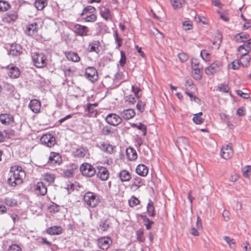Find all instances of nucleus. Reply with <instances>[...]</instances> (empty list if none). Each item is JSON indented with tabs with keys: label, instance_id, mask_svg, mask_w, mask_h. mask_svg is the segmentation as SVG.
Segmentation results:
<instances>
[{
	"label": "nucleus",
	"instance_id": "1",
	"mask_svg": "<svg viewBox=\"0 0 251 251\" xmlns=\"http://www.w3.org/2000/svg\"><path fill=\"white\" fill-rule=\"evenodd\" d=\"M11 174L7 181L9 185L15 186L23 183L25 176V173L21 166L15 165L10 168Z\"/></svg>",
	"mask_w": 251,
	"mask_h": 251
},
{
	"label": "nucleus",
	"instance_id": "2",
	"mask_svg": "<svg viewBox=\"0 0 251 251\" xmlns=\"http://www.w3.org/2000/svg\"><path fill=\"white\" fill-rule=\"evenodd\" d=\"M31 57L33 64L36 67L42 68L46 66L47 59L44 53L34 52L32 53Z\"/></svg>",
	"mask_w": 251,
	"mask_h": 251
},
{
	"label": "nucleus",
	"instance_id": "3",
	"mask_svg": "<svg viewBox=\"0 0 251 251\" xmlns=\"http://www.w3.org/2000/svg\"><path fill=\"white\" fill-rule=\"evenodd\" d=\"M223 63L220 60H216L208 66L204 70L205 73L208 75H214L222 71Z\"/></svg>",
	"mask_w": 251,
	"mask_h": 251
},
{
	"label": "nucleus",
	"instance_id": "4",
	"mask_svg": "<svg viewBox=\"0 0 251 251\" xmlns=\"http://www.w3.org/2000/svg\"><path fill=\"white\" fill-rule=\"evenodd\" d=\"M84 202L91 207H95L100 202L99 197L94 193L88 192L86 193L83 197Z\"/></svg>",
	"mask_w": 251,
	"mask_h": 251
},
{
	"label": "nucleus",
	"instance_id": "5",
	"mask_svg": "<svg viewBox=\"0 0 251 251\" xmlns=\"http://www.w3.org/2000/svg\"><path fill=\"white\" fill-rule=\"evenodd\" d=\"M80 172L81 174L86 177L94 176L96 174V170L94 167L88 163H83L80 166Z\"/></svg>",
	"mask_w": 251,
	"mask_h": 251
},
{
	"label": "nucleus",
	"instance_id": "6",
	"mask_svg": "<svg viewBox=\"0 0 251 251\" xmlns=\"http://www.w3.org/2000/svg\"><path fill=\"white\" fill-rule=\"evenodd\" d=\"M73 31L75 34L81 37L88 36L90 32L88 26L79 24H75L74 25Z\"/></svg>",
	"mask_w": 251,
	"mask_h": 251
},
{
	"label": "nucleus",
	"instance_id": "7",
	"mask_svg": "<svg viewBox=\"0 0 251 251\" xmlns=\"http://www.w3.org/2000/svg\"><path fill=\"white\" fill-rule=\"evenodd\" d=\"M99 148L107 154H112L116 152L115 146L110 144L108 142H101L98 146Z\"/></svg>",
	"mask_w": 251,
	"mask_h": 251
},
{
	"label": "nucleus",
	"instance_id": "8",
	"mask_svg": "<svg viewBox=\"0 0 251 251\" xmlns=\"http://www.w3.org/2000/svg\"><path fill=\"white\" fill-rule=\"evenodd\" d=\"M4 68L6 70L7 74L11 79L18 78L20 75V69L13 64L8 65Z\"/></svg>",
	"mask_w": 251,
	"mask_h": 251
},
{
	"label": "nucleus",
	"instance_id": "9",
	"mask_svg": "<svg viewBox=\"0 0 251 251\" xmlns=\"http://www.w3.org/2000/svg\"><path fill=\"white\" fill-rule=\"evenodd\" d=\"M84 76L92 82L96 81L98 79L97 71L93 67H88L85 69Z\"/></svg>",
	"mask_w": 251,
	"mask_h": 251
},
{
	"label": "nucleus",
	"instance_id": "10",
	"mask_svg": "<svg viewBox=\"0 0 251 251\" xmlns=\"http://www.w3.org/2000/svg\"><path fill=\"white\" fill-rule=\"evenodd\" d=\"M221 156L226 160L231 158L234 154V151L231 146L225 145L223 146L221 150Z\"/></svg>",
	"mask_w": 251,
	"mask_h": 251
},
{
	"label": "nucleus",
	"instance_id": "11",
	"mask_svg": "<svg viewBox=\"0 0 251 251\" xmlns=\"http://www.w3.org/2000/svg\"><path fill=\"white\" fill-rule=\"evenodd\" d=\"M105 119L108 124L113 126L119 125L122 121L121 116L114 113L108 114Z\"/></svg>",
	"mask_w": 251,
	"mask_h": 251
},
{
	"label": "nucleus",
	"instance_id": "12",
	"mask_svg": "<svg viewBox=\"0 0 251 251\" xmlns=\"http://www.w3.org/2000/svg\"><path fill=\"white\" fill-rule=\"evenodd\" d=\"M41 142L46 146L51 148L55 144V138L50 134H45L42 136Z\"/></svg>",
	"mask_w": 251,
	"mask_h": 251
},
{
	"label": "nucleus",
	"instance_id": "13",
	"mask_svg": "<svg viewBox=\"0 0 251 251\" xmlns=\"http://www.w3.org/2000/svg\"><path fill=\"white\" fill-rule=\"evenodd\" d=\"M34 190L37 194L40 196H45L47 193V187L42 181L38 182L34 185Z\"/></svg>",
	"mask_w": 251,
	"mask_h": 251
},
{
	"label": "nucleus",
	"instance_id": "14",
	"mask_svg": "<svg viewBox=\"0 0 251 251\" xmlns=\"http://www.w3.org/2000/svg\"><path fill=\"white\" fill-rule=\"evenodd\" d=\"M100 14L105 21H112L113 16L110 10L104 6L99 7Z\"/></svg>",
	"mask_w": 251,
	"mask_h": 251
},
{
	"label": "nucleus",
	"instance_id": "15",
	"mask_svg": "<svg viewBox=\"0 0 251 251\" xmlns=\"http://www.w3.org/2000/svg\"><path fill=\"white\" fill-rule=\"evenodd\" d=\"M0 122L4 125H10L14 122V117L10 114H0Z\"/></svg>",
	"mask_w": 251,
	"mask_h": 251
},
{
	"label": "nucleus",
	"instance_id": "16",
	"mask_svg": "<svg viewBox=\"0 0 251 251\" xmlns=\"http://www.w3.org/2000/svg\"><path fill=\"white\" fill-rule=\"evenodd\" d=\"M40 27L36 22L28 25L26 27L25 33L27 35H32L38 31Z\"/></svg>",
	"mask_w": 251,
	"mask_h": 251
},
{
	"label": "nucleus",
	"instance_id": "17",
	"mask_svg": "<svg viewBox=\"0 0 251 251\" xmlns=\"http://www.w3.org/2000/svg\"><path fill=\"white\" fill-rule=\"evenodd\" d=\"M97 176L102 181L107 180L109 176V173L108 170L104 167L100 166L98 168Z\"/></svg>",
	"mask_w": 251,
	"mask_h": 251
},
{
	"label": "nucleus",
	"instance_id": "18",
	"mask_svg": "<svg viewBox=\"0 0 251 251\" xmlns=\"http://www.w3.org/2000/svg\"><path fill=\"white\" fill-rule=\"evenodd\" d=\"M18 17L17 12L16 11H11L6 13L3 17V21L7 23L15 21Z\"/></svg>",
	"mask_w": 251,
	"mask_h": 251
},
{
	"label": "nucleus",
	"instance_id": "19",
	"mask_svg": "<svg viewBox=\"0 0 251 251\" xmlns=\"http://www.w3.org/2000/svg\"><path fill=\"white\" fill-rule=\"evenodd\" d=\"M41 106L40 101L36 99L31 100L28 105L31 110L35 113H38L40 112Z\"/></svg>",
	"mask_w": 251,
	"mask_h": 251
},
{
	"label": "nucleus",
	"instance_id": "20",
	"mask_svg": "<svg viewBox=\"0 0 251 251\" xmlns=\"http://www.w3.org/2000/svg\"><path fill=\"white\" fill-rule=\"evenodd\" d=\"M62 161L60 155L56 152H51L49 156V163L51 165L59 164Z\"/></svg>",
	"mask_w": 251,
	"mask_h": 251
},
{
	"label": "nucleus",
	"instance_id": "21",
	"mask_svg": "<svg viewBox=\"0 0 251 251\" xmlns=\"http://www.w3.org/2000/svg\"><path fill=\"white\" fill-rule=\"evenodd\" d=\"M121 117L124 119L128 120L133 118L135 115V112L132 109H127L123 110L120 113Z\"/></svg>",
	"mask_w": 251,
	"mask_h": 251
},
{
	"label": "nucleus",
	"instance_id": "22",
	"mask_svg": "<svg viewBox=\"0 0 251 251\" xmlns=\"http://www.w3.org/2000/svg\"><path fill=\"white\" fill-rule=\"evenodd\" d=\"M99 104L97 102L91 104L89 103L87 105V110L88 112V116L90 117H96L98 115V111L94 109L98 106Z\"/></svg>",
	"mask_w": 251,
	"mask_h": 251
},
{
	"label": "nucleus",
	"instance_id": "23",
	"mask_svg": "<svg viewBox=\"0 0 251 251\" xmlns=\"http://www.w3.org/2000/svg\"><path fill=\"white\" fill-rule=\"evenodd\" d=\"M65 55L68 60L74 62H78L80 60V58L78 54L73 51H66Z\"/></svg>",
	"mask_w": 251,
	"mask_h": 251
},
{
	"label": "nucleus",
	"instance_id": "24",
	"mask_svg": "<svg viewBox=\"0 0 251 251\" xmlns=\"http://www.w3.org/2000/svg\"><path fill=\"white\" fill-rule=\"evenodd\" d=\"M100 46L99 41H93L90 43L88 45V51L89 52H95L99 53L100 51Z\"/></svg>",
	"mask_w": 251,
	"mask_h": 251
},
{
	"label": "nucleus",
	"instance_id": "25",
	"mask_svg": "<svg viewBox=\"0 0 251 251\" xmlns=\"http://www.w3.org/2000/svg\"><path fill=\"white\" fill-rule=\"evenodd\" d=\"M148 167L143 164H139L136 167V172L141 176H146L148 175Z\"/></svg>",
	"mask_w": 251,
	"mask_h": 251
},
{
	"label": "nucleus",
	"instance_id": "26",
	"mask_svg": "<svg viewBox=\"0 0 251 251\" xmlns=\"http://www.w3.org/2000/svg\"><path fill=\"white\" fill-rule=\"evenodd\" d=\"M63 232V229L60 226H52L47 229V232L51 235H59Z\"/></svg>",
	"mask_w": 251,
	"mask_h": 251
},
{
	"label": "nucleus",
	"instance_id": "27",
	"mask_svg": "<svg viewBox=\"0 0 251 251\" xmlns=\"http://www.w3.org/2000/svg\"><path fill=\"white\" fill-rule=\"evenodd\" d=\"M89 155V151L86 148H79L77 149L75 152V156L78 158H84Z\"/></svg>",
	"mask_w": 251,
	"mask_h": 251
},
{
	"label": "nucleus",
	"instance_id": "28",
	"mask_svg": "<svg viewBox=\"0 0 251 251\" xmlns=\"http://www.w3.org/2000/svg\"><path fill=\"white\" fill-rule=\"evenodd\" d=\"M126 155L130 161H135L137 158L136 150L131 147H128L126 150Z\"/></svg>",
	"mask_w": 251,
	"mask_h": 251
},
{
	"label": "nucleus",
	"instance_id": "29",
	"mask_svg": "<svg viewBox=\"0 0 251 251\" xmlns=\"http://www.w3.org/2000/svg\"><path fill=\"white\" fill-rule=\"evenodd\" d=\"M22 52V48L19 45H12L9 51V54L12 56H18Z\"/></svg>",
	"mask_w": 251,
	"mask_h": 251
},
{
	"label": "nucleus",
	"instance_id": "30",
	"mask_svg": "<svg viewBox=\"0 0 251 251\" xmlns=\"http://www.w3.org/2000/svg\"><path fill=\"white\" fill-rule=\"evenodd\" d=\"M142 185L143 182L142 179L139 177H136L132 180L130 188L133 191H136Z\"/></svg>",
	"mask_w": 251,
	"mask_h": 251
},
{
	"label": "nucleus",
	"instance_id": "31",
	"mask_svg": "<svg viewBox=\"0 0 251 251\" xmlns=\"http://www.w3.org/2000/svg\"><path fill=\"white\" fill-rule=\"evenodd\" d=\"M110 227V223L109 220L106 219L100 222L98 228V230L100 232H105Z\"/></svg>",
	"mask_w": 251,
	"mask_h": 251
},
{
	"label": "nucleus",
	"instance_id": "32",
	"mask_svg": "<svg viewBox=\"0 0 251 251\" xmlns=\"http://www.w3.org/2000/svg\"><path fill=\"white\" fill-rule=\"evenodd\" d=\"M244 43L242 45L240 46L237 49V51L241 56L248 55L251 49Z\"/></svg>",
	"mask_w": 251,
	"mask_h": 251
},
{
	"label": "nucleus",
	"instance_id": "33",
	"mask_svg": "<svg viewBox=\"0 0 251 251\" xmlns=\"http://www.w3.org/2000/svg\"><path fill=\"white\" fill-rule=\"evenodd\" d=\"M119 177L122 182L128 181L131 178V175L128 171L124 170L120 172Z\"/></svg>",
	"mask_w": 251,
	"mask_h": 251
},
{
	"label": "nucleus",
	"instance_id": "34",
	"mask_svg": "<svg viewBox=\"0 0 251 251\" xmlns=\"http://www.w3.org/2000/svg\"><path fill=\"white\" fill-rule=\"evenodd\" d=\"M43 179L48 183L49 185L51 184L54 181L55 176L54 174L50 173H46L42 175Z\"/></svg>",
	"mask_w": 251,
	"mask_h": 251
},
{
	"label": "nucleus",
	"instance_id": "35",
	"mask_svg": "<svg viewBox=\"0 0 251 251\" xmlns=\"http://www.w3.org/2000/svg\"><path fill=\"white\" fill-rule=\"evenodd\" d=\"M250 37V36L245 33H240L238 34H237L235 37V40L237 42H243L244 43L246 42L249 38Z\"/></svg>",
	"mask_w": 251,
	"mask_h": 251
},
{
	"label": "nucleus",
	"instance_id": "36",
	"mask_svg": "<svg viewBox=\"0 0 251 251\" xmlns=\"http://www.w3.org/2000/svg\"><path fill=\"white\" fill-rule=\"evenodd\" d=\"M95 11L96 8L95 7L91 5H87L83 9L81 13H80V16H83L84 15L94 13Z\"/></svg>",
	"mask_w": 251,
	"mask_h": 251
},
{
	"label": "nucleus",
	"instance_id": "37",
	"mask_svg": "<svg viewBox=\"0 0 251 251\" xmlns=\"http://www.w3.org/2000/svg\"><path fill=\"white\" fill-rule=\"evenodd\" d=\"M48 4L47 0H35L34 5L38 10H43Z\"/></svg>",
	"mask_w": 251,
	"mask_h": 251
},
{
	"label": "nucleus",
	"instance_id": "38",
	"mask_svg": "<svg viewBox=\"0 0 251 251\" xmlns=\"http://www.w3.org/2000/svg\"><path fill=\"white\" fill-rule=\"evenodd\" d=\"M203 113L202 112H200L197 114L194 115L193 121L197 125H201L204 122V118L202 117Z\"/></svg>",
	"mask_w": 251,
	"mask_h": 251
},
{
	"label": "nucleus",
	"instance_id": "39",
	"mask_svg": "<svg viewBox=\"0 0 251 251\" xmlns=\"http://www.w3.org/2000/svg\"><path fill=\"white\" fill-rule=\"evenodd\" d=\"M97 20V16L94 13L87 15L82 18V21L86 23H94Z\"/></svg>",
	"mask_w": 251,
	"mask_h": 251
},
{
	"label": "nucleus",
	"instance_id": "40",
	"mask_svg": "<svg viewBox=\"0 0 251 251\" xmlns=\"http://www.w3.org/2000/svg\"><path fill=\"white\" fill-rule=\"evenodd\" d=\"M251 58L249 55L241 56L240 59V62L243 67H247L250 64Z\"/></svg>",
	"mask_w": 251,
	"mask_h": 251
},
{
	"label": "nucleus",
	"instance_id": "41",
	"mask_svg": "<svg viewBox=\"0 0 251 251\" xmlns=\"http://www.w3.org/2000/svg\"><path fill=\"white\" fill-rule=\"evenodd\" d=\"M147 213L149 216L154 217L155 215V210L153 206V203L151 201H150L148 203L147 207Z\"/></svg>",
	"mask_w": 251,
	"mask_h": 251
},
{
	"label": "nucleus",
	"instance_id": "42",
	"mask_svg": "<svg viewBox=\"0 0 251 251\" xmlns=\"http://www.w3.org/2000/svg\"><path fill=\"white\" fill-rule=\"evenodd\" d=\"M243 176L247 178H250L251 173V165H246L242 168Z\"/></svg>",
	"mask_w": 251,
	"mask_h": 251
},
{
	"label": "nucleus",
	"instance_id": "43",
	"mask_svg": "<svg viewBox=\"0 0 251 251\" xmlns=\"http://www.w3.org/2000/svg\"><path fill=\"white\" fill-rule=\"evenodd\" d=\"M132 127H136L139 130H140L142 133L143 135L145 136L147 134V128L146 125L140 123L138 125L136 124H133Z\"/></svg>",
	"mask_w": 251,
	"mask_h": 251
},
{
	"label": "nucleus",
	"instance_id": "44",
	"mask_svg": "<svg viewBox=\"0 0 251 251\" xmlns=\"http://www.w3.org/2000/svg\"><path fill=\"white\" fill-rule=\"evenodd\" d=\"M192 74L194 79L196 80L201 79L202 77L201 69L200 68L193 69Z\"/></svg>",
	"mask_w": 251,
	"mask_h": 251
},
{
	"label": "nucleus",
	"instance_id": "45",
	"mask_svg": "<svg viewBox=\"0 0 251 251\" xmlns=\"http://www.w3.org/2000/svg\"><path fill=\"white\" fill-rule=\"evenodd\" d=\"M184 0H171V3L174 9H178L184 4Z\"/></svg>",
	"mask_w": 251,
	"mask_h": 251
},
{
	"label": "nucleus",
	"instance_id": "46",
	"mask_svg": "<svg viewBox=\"0 0 251 251\" xmlns=\"http://www.w3.org/2000/svg\"><path fill=\"white\" fill-rule=\"evenodd\" d=\"M11 7L10 4L6 1L0 0V11L5 12Z\"/></svg>",
	"mask_w": 251,
	"mask_h": 251
},
{
	"label": "nucleus",
	"instance_id": "47",
	"mask_svg": "<svg viewBox=\"0 0 251 251\" xmlns=\"http://www.w3.org/2000/svg\"><path fill=\"white\" fill-rule=\"evenodd\" d=\"M201 55L202 59L206 62H209L211 59V54L206 50H202L201 52Z\"/></svg>",
	"mask_w": 251,
	"mask_h": 251
},
{
	"label": "nucleus",
	"instance_id": "48",
	"mask_svg": "<svg viewBox=\"0 0 251 251\" xmlns=\"http://www.w3.org/2000/svg\"><path fill=\"white\" fill-rule=\"evenodd\" d=\"M222 41V35L221 34L218 33L216 34L214 40L213 41V45L219 48Z\"/></svg>",
	"mask_w": 251,
	"mask_h": 251
},
{
	"label": "nucleus",
	"instance_id": "49",
	"mask_svg": "<svg viewBox=\"0 0 251 251\" xmlns=\"http://www.w3.org/2000/svg\"><path fill=\"white\" fill-rule=\"evenodd\" d=\"M224 239L228 244L231 249H234L235 248L236 242L234 239H231L227 236H225Z\"/></svg>",
	"mask_w": 251,
	"mask_h": 251
},
{
	"label": "nucleus",
	"instance_id": "50",
	"mask_svg": "<svg viewBox=\"0 0 251 251\" xmlns=\"http://www.w3.org/2000/svg\"><path fill=\"white\" fill-rule=\"evenodd\" d=\"M128 204L130 207H133L140 204V201L138 198L133 196L128 200Z\"/></svg>",
	"mask_w": 251,
	"mask_h": 251
},
{
	"label": "nucleus",
	"instance_id": "51",
	"mask_svg": "<svg viewBox=\"0 0 251 251\" xmlns=\"http://www.w3.org/2000/svg\"><path fill=\"white\" fill-rule=\"evenodd\" d=\"M131 90L132 92L134 93L135 96L137 99L141 97V90L140 87H138L137 86L132 85L131 87Z\"/></svg>",
	"mask_w": 251,
	"mask_h": 251
},
{
	"label": "nucleus",
	"instance_id": "52",
	"mask_svg": "<svg viewBox=\"0 0 251 251\" xmlns=\"http://www.w3.org/2000/svg\"><path fill=\"white\" fill-rule=\"evenodd\" d=\"M4 203L8 206L13 207L17 205V201L11 198H6L4 200Z\"/></svg>",
	"mask_w": 251,
	"mask_h": 251
},
{
	"label": "nucleus",
	"instance_id": "53",
	"mask_svg": "<svg viewBox=\"0 0 251 251\" xmlns=\"http://www.w3.org/2000/svg\"><path fill=\"white\" fill-rule=\"evenodd\" d=\"M182 26L183 28L186 30H191L193 27L192 22L189 20L183 22L182 23Z\"/></svg>",
	"mask_w": 251,
	"mask_h": 251
},
{
	"label": "nucleus",
	"instance_id": "54",
	"mask_svg": "<svg viewBox=\"0 0 251 251\" xmlns=\"http://www.w3.org/2000/svg\"><path fill=\"white\" fill-rule=\"evenodd\" d=\"M240 178V175L236 173H233L230 175L228 180L230 182L234 183L236 182Z\"/></svg>",
	"mask_w": 251,
	"mask_h": 251
},
{
	"label": "nucleus",
	"instance_id": "55",
	"mask_svg": "<svg viewBox=\"0 0 251 251\" xmlns=\"http://www.w3.org/2000/svg\"><path fill=\"white\" fill-rule=\"evenodd\" d=\"M121 58L119 61L120 65L122 67H124L126 63V57L125 52L124 51H120Z\"/></svg>",
	"mask_w": 251,
	"mask_h": 251
},
{
	"label": "nucleus",
	"instance_id": "56",
	"mask_svg": "<svg viewBox=\"0 0 251 251\" xmlns=\"http://www.w3.org/2000/svg\"><path fill=\"white\" fill-rule=\"evenodd\" d=\"M195 20L197 23L201 22L202 24L204 25H207L208 24V22L206 18L204 17H201V16L196 14L195 16Z\"/></svg>",
	"mask_w": 251,
	"mask_h": 251
},
{
	"label": "nucleus",
	"instance_id": "57",
	"mask_svg": "<svg viewBox=\"0 0 251 251\" xmlns=\"http://www.w3.org/2000/svg\"><path fill=\"white\" fill-rule=\"evenodd\" d=\"M136 234L137 236V239L140 242H144L145 240V238L144 236L143 231L141 229H140L136 231Z\"/></svg>",
	"mask_w": 251,
	"mask_h": 251
},
{
	"label": "nucleus",
	"instance_id": "58",
	"mask_svg": "<svg viewBox=\"0 0 251 251\" xmlns=\"http://www.w3.org/2000/svg\"><path fill=\"white\" fill-rule=\"evenodd\" d=\"M185 93L189 96L191 101H194L195 102L200 103L201 100L197 97L195 95H193L192 93L186 91Z\"/></svg>",
	"mask_w": 251,
	"mask_h": 251
},
{
	"label": "nucleus",
	"instance_id": "59",
	"mask_svg": "<svg viewBox=\"0 0 251 251\" xmlns=\"http://www.w3.org/2000/svg\"><path fill=\"white\" fill-rule=\"evenodd\" d=\"M7 251H22V250L20 246L13 244L8 247Z\"/></svg>",
	"mask_w": 251,
	"mask_h": 251
},
{
	"label": "nucleus",
	"instance_id": "60",
	"mask_svg": "<svg viewBox=\"0 0 251 251\" xmlns=\"http://www.w3.org/2000/svg\"><path fill=\"white\" fill-rule=\"evenodd\" d=\"M143 221L145 223V225L147 229H150L151 227V226L153 224V222L150 220V219L146 217H144Z\"/></svg>",
	"mask_w": 251,
	"mask_h": 251
},
{
	"label": "nucleus",
	"instance_id": "61",
	"mask_svg": "<svg viewBox=\"0 0 251 251\" xmlns=\"http://www.w3.org/2000/svg\"><path fill=\"white\" fill-rule=\"evenodd\" d=\"M219 90L223 93H228L229 90V87L227 85L221 84L218 86Z\"/></svg>",
	"mask_w": 251,
	"mask_h": 251
},
{
	"label": "nucleus",
	"instance_id": "62",
	"mask_svg": "<svg viewBox=\"0 0 251 251\" xmlns=\"http://www.w3.org/2000/svg\"><path fill=\"white\" fill-rule=\"evenodd\" d=\"M146 105L145 102L141 100H138L136 105L137 109L141 112H142L145 109V106Z\"/></svg>",
	"mask_w": 251,
	"mask_h": 251
},
{
	"label": "nucleus",
	"instance_id": "63",
	"mask_svg": "<svg viewBox=\"0 0 251 251\" xmlns=\"http://www.w3.org/2000/svg\"><path fill=\"white\" fill-rule=\"evenodd\" d=\"M178 57L181 62H184L186 61L189 58L188 55L184 52L178 53Z\"/></svg>",
	"mask_w": 251,
	"mask_h": 251
},
{
	"label": "nucleus",
	"instance_id": "64",
	"mask_svg": "<svg viewBox=\"0 0 251 251\" xmlns=\"http://www.w3.org/2000/svg\"><path fill=\"white\" fill-rule=\"evenodd\" d=\"M125 101L129 104H134L136 102V100L133 96L130 95L126 97Z\"/></svg>",
	"mask_w": 251,
	"mask_h": 251
}]
</instances>
